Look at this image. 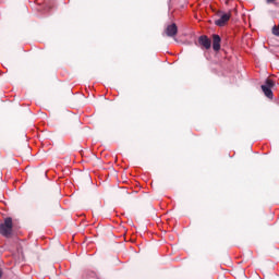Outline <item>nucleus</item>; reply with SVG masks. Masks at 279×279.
I'll list each match as a JSON object with an SVG mask.
<instances>
[{"label":"nucleus","mask_w":279,"mask_h":279,"mask_svg":"<svg viewBox=\"0 0 279 279\" xmlns=\"http://www.w3.org/2000/svg\"><path fill=\"white\" fill-rule=\"evenodd\" d=\"M230 21V14L225 13L220 16V19L216 20V25L218 27H223V25H226V23H228Z\"/></svg>","instance_id":"423d86ee"},{"label":"nucleus","mask_w":279,"mask_h":279,"mask_svg":"<svg viewBox=\"0 0 279 279\" xmlns=\"http://www.w3.org/2000/svg\"><path fill=\"white\" fill-rule=\"evenodd\" d=\"M165 34L169 38H174V36H178V25H175V23L168 25Z\"/></svg>","instance_id":"7ed1b4c3"},{"label":"nucleus","mask_w":279,"mask_h":279,"mask_svg":"<svg viewBox=\"0 0 279 279\" xmlns=\"http://www.w3.org/2000/svg\"><path fill=\"white\" fill-rule=\"evenodd\" d=\"M3 276V272L0 270V278Z\"/></svg>","instance_id":"1a4fd4ad"},{"label":"nucleus","mask_w":279,"mask_h":279,"mask_svg":"<svg viewBox=\"0 0 279 279\" xmlns=\"http://www.w3.org/2000/svg\"><path fill=\"white\" fill-rule=\"evenodd\" d=\"M274 88V81L267 78L265 84L262 85V90L268 99H274V92L271 90Z\"/></svg>","instance_id":"f03ea898"},{"label":"nucleus","mask_w":279,"mask_h":279,"mask_svg":"<svg viewBox=\"0 0 279 279\" xmlns=\"http://www.w3.org/2000/svg\"><path fill=\"white\" fill-rule=\"evenodd\" d=\"M213 49L219 51L221 49V37L217 34L213 35Z\"/></svg>","instance_id":"39448f33"},{"label":"nucleus","mask_w":279,"mask_h":279,"mask_svg":"<svg viewBox=\"0 0 279 279\" xmlns=\"http://www.w3.org/2000/svg\"><path fill=\"white\" fill-rule=\"evenodd\" d=\"M0 234L10 236L12 234V218H5L3 223H0Z\"/></svg>","instance_id":"f257e3e1"},{"label":"nucleus","mask_w":279,"mask_h":279,"mask_svg":"<svg viewBox=\"0 0 279 279\" xmlns=\"http://www.w3.org/2000/svg\"><path fill=\"white\" fill-rule=\"evenodd\" d=\"M198 44L204 49H210V47L213 46V41H210V38H208V36L206 35H202L201 37H198Z\"/></svg>","instance_id":"20e7f679"},{"label":"nucleus","mask_w":279,"mask_h":279,"mask_svg":"<svg viewBox=\"0 0 279 279\" xmlns=\"http://www.w3.org/2000/svg\"><path fill=\"white\" fill-rule=\"evenodd\" d=\"M267 3H275L276 0H266Z\"/></svg>","instance_id":"6e6552de"},{"label":"nucleus","mask_w":279,"mask_h":279,"mask_svg":"<svg viewBox=\"0 0 279 279\" xmlns=\"http://www.w3.org/2000/svg\"><path fill=\"white\" fill-rule=\"evenodd\" d=\"M272 34H274V36H279V25H278V26L275 25V26L272 27Z\"/></svg>","instance_id":"0eeeda50"}]
</instances>
